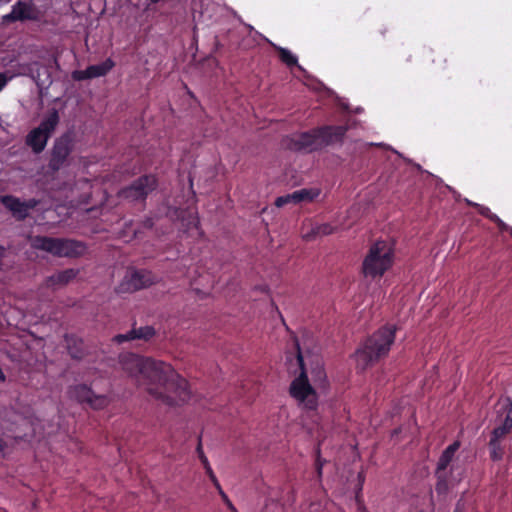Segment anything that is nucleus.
I'll use <instances>...</instances> for the list:
<instances>
[{
    "instance_id": "obj_8",
    "label": "nucleus",
    "mask_w": 512,
    "mask_h": 512,
    "mask_svg": "<svg viewBox=\"0 0 512 512\" xmlns=\"http://www.w3.org/2000/svg\"><path fill=\"white\" fill-rule=\"evenodd\" d=\"M59 114L56 109H52L49 113L42 119L39 126L33 128L26 136L25 143L28 147L31 148L33 153L40 154L44 151L48 140L54 133L58 123H59Z\"/></svg>"
},
{
    "instance_id": "obj_14",
    "label": "nucleus",
    "mask_w": 512,
    "mask_h": 512,
    "mask_svg": "<svg viewBox=\"0 0 512 512\" xmlns=\"http://www.w3.org/2000/svg\"><path fill=\"white\" fill-rule=\"evenodd\" d=\"M0 202L11 211L18 220H24L28 216L29 211L36 208L40 203V201L35 198L21 201L13 195L1 196Z\"/></svg>"
},
{
    "instance_id": "obj_1",
    "label": "nucleus",
    "mask_w": 512,
    "mask_h": 512,
    "mask_svg": "<svg viewBox=\"0 0 512 512\" xmlns=\"http://www.w3.org/2000/svg\"><path fill=\"white\" fill-rule=\"evenodd\" d=\"M120 364L138 385L145 386L151 396L168 406L183 404L191 397L187 380L170 364L133 353L122 355Z\"/></svg>"
},
{
    "instance_id": "obj_3",
    "label": "nucleus",
    "mask_w": 512,
    "mask_h": 512,
    "mask_svg": "<svg viewBox=\"0 0 512 512\" xmlns=\"http://www.w3.org/2000/svg\"><path fill=\"white\" fill-rule=\"evenodd\" d=\"M396 327L385 325L379 328L356 350V368L365 371L388 355L395 340Z\"/></svg>"
},
{
    "instance_id": "obj_43",
    "label": "nucleus",
    "mask_w": 512,
    "mask_h": 512,
    "mask_svg": "<svg viewBox=\"0 0 512 512\" xmlns=\"http://www.w3.org/2000/svg\"><path fill=\"white\" fill-rule=\"evenodd\" d=\"M152 3H158L160 0H150Z\"/></svg>"
},
{
    "instance_id": "obj_6",
    "label": "nucleus",
    "mask_w": 512,
    "mask_h": 512,
    "mask_svg": "<svg viewBox=\"0 0 512 512\" xmlns=\"http://www.w3.org/2000/svg\"><path fill=\"white\" fill-rule=\"evenodd\" d=\"M31 246L56 257L76 258L86 251V245L81 241L39 235L31 238Z\"/></svg>"
},
{
    "instance_id": "obj_35",
    "label": "nucleus",
    "mask_w": 512,
    "mask_h": 512,
    "mask_svg": "<svg viewBox=\"0 0 512 512\" xmlns=\"http://www.w3.org/2000/svg\"><path fill=\"white\" fill-rule=\"evenodd\" d=\"M313 373H315L317 379L321 380L325 377V372L322 367H317Z\"/></svg>"
},
{
    "instance_id": "obj_15",
    "label": "nucleus",
    "mask_w": 512,
    "mask_h": 512,
    "mask_svg": "<svg viewBox=\"0 0 512 512\" xmlns=\"http://www.w3.org/2000/svg\"><path fill=\"white\" fill-rule=\"evenodd\" d=\"M156 335V330L153 326L133 327L125 334H117L114 336L113 341L117 344H122L127 341L143 340L150 341Z\"/></svg>"
},
{
    "instance_id": "obj_5",
    "label": "nucleus",
    "mask_w": 512,
    "mask_h": 512,
    "mask_svg": "<svg viewBox=\"0 0 512 512\" xmlns=\"http://www.w3.org/2000/svg\"><path fill=\"white\" fill-rule=\"evenodd\" d=\"M394 250L386 241H376L371 245L362 262L364 277L381 278L393 265Z\"/></svg>"
},
{
    "instance_id": "obj_20",
    "label": "nucleus",
    "mask_w": 512,
    "mask_h": 512,
    "mask_svg": "<svg viewBox=\"0 0 512 512\" xmlns=\"http://www.w3.org/2000/svg\"><path fill=\"white\" fill-rule=\"evenodd\" d=\"M274 48L281 62H283L288 67L297 66L300 70H303V68L298 64L297 57L292 54L290 50L280 46H274Z\"/></svg>"
},
{
    "instance_id": "obj_31",
    "label": "nucleus",
    "mask_w": 512,
    "mask_h": 512,
    "mask_svg": "<svg viewBox=\"0 0 512 512\" xmlns=\"http://www.w3.org/2000/svg\"><path fill=\"white\" fill-rule=\"evenodd\" d=\"M315 232H316V225L313 226L310 229V231L303 234V239L306 241H312V240L316 239L317 237H319V235L316 234Z\"/></svg>"
},
{
    "instance_id": "obj_11",
    "label": "nucleus",
    "mask_w": 512,
    "mask_h": 512,
    "mask_svg": "<svg viewBox=\"0 0 512 512\" xmlns=\"http://www.w3.org/2000/svg\"><path fill=\"white\" fill-rule=\"evenodd\" d=\"M69 397L81 404H87L92 409L101 410L108 406L110 400L106 395H97L85 384L71 386L68 390Z\"/></svg>"
},
{
    "instance_id": "obj_9",
    "label": "nucleus",
    "mask_w": 512,
    "mask_h": 512,
    "mask_svg": "<svg viewBox=\"0 0 512 512\" xmlns=\"http://www.w3.org/2000/svg\"><path fill=\"white\" fill-rule=\"evenodd\" d=\"M158 186L157 178L154 175H142L134 180L129 186L119 191V197L129 202H145L148 195Z\"/></svg>"
},
{
    "instance_id": "obj_2",
    "label": "nucleus",
    "mask_w": 512,
    "mask_h": 512,
    "mask_svg": "<svg viewBox=\"0 0 512 512\" xmlns=\"http://www.w3.org/2000/svg\"><path fill=\"white\" fill-rule=\"evenodd\" d=\"M348 131L347 125H323L291 135L287 147L295 152L313 153L326 147L342 145Z\"/></svg>"
},
{
    "instance_id": "obj_42",
    "label": "nucleus",
    "mask_w": 512,
    "mask_h": 512,
    "mask_svg": "<svg viewBox=\"0 0 512 512\" xmlns=\"http://www.w3.org/2000/svg\"><path fill=\"white\" fill-rule=\"evenodd\" d=\"M454 512H462V511H461V509H460V507H459V505H457V506H456V508H455Z\"/></svg>"
},
{
    "instance_id": "obj_12",
    "label": "nucleus",
    "mask_w": 512,
    "mask_h": 512,
    "mask_svg": "<svg viewBox=\"0 0 512 512\" xmlns=\"http://www.w3.org/2000/svg\"><path fill=\"white\" fill-rule=\"evenodd\" d=\"M156 281L152 272L147 270H133L127 272L122 282L118 285V293H131L143 288H147Z\"/></svg>"
},
{
    "instance_id": "obj_25",
    "label": "nucleus",
    "mask_w": 512,
    "mask_h": 512,
    "mask_svg": "<svg viewBox=\"0 0 512 512\" xmlns=\"http://www.w3.org/2000/svg\"><path fill=\"white\" fill-rule=\"evenodd\" d=\"M492 222L496 224V226L501 232H508L512 237V227L506 224L502 219L496 216L494 217V220Z\"/></svg>"
},
{
    "instance_id": "obj_32",
    "label": "nucleus",
    "mask_w": 512,
    "mask_h": 512,
    "mask_svg": "<svg viewBox=\"0 0 512 512\" xmlns=\"http://www.w3.org/2000/svg\"><path fill=\"white\" fill-rule=\"evenodd\" d=\"M435 476L437 480H449V473L447 472V469L439 470V468L437 467L435 471Z\"/></svg>"
},
{
    "instance_id": "obj_22",
    "label": "nucleus",
    "mask_w": 512,
    "mask_h": 512,
    "mask_svg": "<svg viewBox=\"0 0 512 512\" xmlns=\"http://www.w3.org/2000/svg\"><path fill=\"white\" fill-rule=\"evenodd\" d=\"M471 205L477 209V211L480 215L489 219L491 222L494 220V217L497 216L495 213H492L490 208L487 206L477 204V203H473Z\"/></svg>"
},
{
    "instance_id": "obj_40",
    "label": "nucleus",
    "mask_w": 512,
    "mask_h": 512,
    "mask_svg": "<svg viewBox=\"0 0 512 512\" xmlns=\"http://www.w3.org/2000/svg\"><path fill=\"white\" fill-rule=\"evenodd\" d=\"M152 226H153V222H152V220H151V219H147V220L145 221V227H147V228H151Z\"/></svg>"
},
{
    "instance_id": "obj_34",
    "label": "nucleus",
    "mask_w": 512,
    "mask_h": 512,
    "mask_svg": "<svg viewBox=\"0 0 512 512\" xmlns=\"http://www.w3.org/2000/svg\"><path fill=\"white\" fill-rule=\"evenodd\" d=\"M208 477L211 480V482L213 483V485L215 486V488L220 489L221 485H220L216 475L214 474V472L212 474H209Z\"/></svg>"
},
{
    "instance_id": "obj_39",
    "label": "nucleus",
    "mask_w": 512,
    "mask_h": 512,
    "mask_svg": "<svg viewBox=\"0 0 512 512\" xmlns=\"http://www.w3.org/2000/svg\"><path fill=\"white\" fill-rule=\"evenodd\" d=\"M6 448V442L4 439L0 436V453H3Z\"/></svg>"
},
{
    "instance_id": "obj_13",
    "label": "nucleus",
    "mask_w": 512,
    "mask_h": 512,
    "mask_svg": "<svg viewBox=\"0 0 512 512\" xmlns=\"http://www.w3.org/2000/svg\"><path fill=\"white\" fill-rule=\"evenodd\" d=\"M41 12L32 1H17L10 13L2 17L4 23L39 21Z\"/></svg>"
},
{
    "instance_id": "obj_29",
    "label": "nucleus",
    "mask_w": 512,
    "mask_h": 512,
    "mask_svg": "<svg viewBox=\"0 0 512 512\" xmlns=\"http://www.w3.org/2000/svg\"><path fill=\"white\" fill-rule=\"evenodd\" d=\"M73 340V337L66 336V341L69 349V353L73 358L80 359L82 357V353L79 350H73L71 347V341Z\"/></svg>"
},
{
    "instance_id": "obj_19",
    "label": "nucleus",
    "mask_w": 512,
    "mask_h": 512,
    "mask_svg": "<svg viewBox=\"0 0 512 512\" xmlns=\"http://www.w3.org/2000/svg\"><path fill=\"white\" fill-rule=\"evenodd\" d=\"M115 66V62L111 58H107L100 64L88 66L90 78H98L107 75Z\"/></svg>"
},
{
    "instance_id": "obj_27",
    "label": "nucleus",
    "mask_w": 512,
    "mask_h": 512,
    "mask_svg": "<svg viewBox=\"0 0 512 512\" xmlns=\"http://www.w3.org/2000/svg\"><path fill=\"white\" fill-rule=\"evenodd\" d=\"M72 78L75 81H83V80L91 79L90 75H89V72H88V68H86L85 70H75V71H73L72 72Z\"/></svg>"
},
{
    "instance_id": "obj_30",
    "label": "nucleus",
    "mask_w": 512,
    "mask_h": 512,
    "mask_svg": "<svg viewBox=\"0 0 512 512\" xmlns=\"http://www.w3.org/2000/svg\"><path fill=\"white\" fill-rule=\"evenodd\" d=\"M222 500L224 501V503L227 505V507L232 510V511H235V507L233 506L232 502L230 501V499L228 498V496L226 495V493L222 490V487H220V489H217Z\"/></svg>"
},
{
    "instance_id": "obj_4",
    "label": "nucleus",
    "mask_w": 512,
    "mask_h": 512,
    "mask_svg": "<svg viewBox=\"0 0 512 512\" xmlns=\"http://www.w3.org/2000/svg\"><path fill=\"white\" fill-rule=\"evenodd\" d=\"M495 412L499 425L491 432L488 448L490 459L497 462L503 459L505 454L503 441L512 430V401L509 398L498 401Z\"/></svg>"
},
{
    "instance_id": "obj_37",
    "label": "nucleus",
    "mask_w": 512,
    "mask_h": 512,
    "mask_svg": "<svg viewBox=\"0 0 512 512\" xmlns=\"http://www.w3.org/2000/svg\"><path fill=\"white\" fill-rule=\"evenodd\" d=\"M322 466H323V463L321 462L320 457L318 456L317 460H316V470H317V473L319 476H321V474H322Z\"/></svg>"
},
{
    "instance_id": "obj_26",
    "label": "nucleus",
    "mask_w": 512,
    "mask_h": 512,
    "mask_svg": "<svg viewBox=\"0 0 512 512\" xmlns=\"http://www.w3.org/2000/svg\"><path fill=\"white\" fill-rule=\"evenodd\" d=\"M288 203H294V195L293 193L287 194L284 196H280L275 200V205L277 207H283Z\"/></svg>"
},
{
    "instance_id": "obj_17",
    "label": "nucleus",
    "mask_w": 512,
    "mask_h": 512,
    "mask_svg": "<svg viewBox=\"0 0 512 512\" xmlns=\"http://www.w3.org/2000/svg\"><path fill=\"white\" fill-rule=\"evenodd\" d=\"M77 274L78 271L75 269H65L47 277L45 284L48 288L64 286L75 279Z\"/></svg>"
},
{
    "instance_id": "obj_41",
    "label": "nucleus",
    "mask_w": 512,
    "mask_h": 512,
    "mask_svg": "<svg viewBox=\"0 0 512 512\" xmlns=\"http://www.w3.org/2000/svg\"><path fill=\"white\" fill-rule=\"evenodd\" d=\"M6 380V376L3 373L2 369L0 368V382H4Z\"/></svg>"
},
{
    "instance_id": "obj_18",
    "label": "nucleus",
    "mask_w": 512,
    "mask_h": 512,
    "mask_svg": "<svg viewBox=\"0 0 512 512\" xmlns=\"http://www.w3.org/2000/svg\"><path fill=\"white\" fill-rule=\"evenodd\" d=\"M459 448L460 442L454 441L442 452L437 463L439 470H446L448 468Z\"/></svg>"
},
{
    "instance_id": "obj_36",
    "label": "nucleus",
    "mask_w": 512,
    "mask_h": 512,
    "mask_svg": "<svg viewBox=\"0 0 512 512\" xmlns=\"http://www.w3.org/2000/svg\"><path fill=\"white\" fill-rule=\"evenodd\" d=\"M196 451H197L198 457H199V459H200V461H201V460H202V456H206V455L204 454V451H203V448H202L201 440H199V442H198V445H197Z\"/></svg>"
},
{
    "instance_id": "obj_38",
    "label": "nucleus",
    "mask_w": 512,
    "mask_h": 512,
    "mask_svg": "<svg viewBox=\"0 0 512 512\" xmlns=\"http://www.w3.org/2000/svg\"><path fill=\"white\" fill-rule=\"evenodd\" d=\"M6 81L4 74H0V90L6 85Z\"/></svg>"
},
{
    "instance_id": "obj_28",
    "label": "nucleus",
    "mask_w": 512,
    "mask_h": 512,
    "mask_svg": "<svg viewBox=\"0 0 512 512\" xmlns=\"http://www.w3.org/2000/svg\"><path fill=\"white\" fill-rule=\"evenodd\" d=\"M435 490L438 494H445L449 490V480H437Z\"/></svg>"
},
{
    "instance_id": "obj_7",
    "label": "nucleus",
    "mask_w": 512,
    "mask_h": 512,
    "mask_svg": "<svg viewBox=\"0 0 512 512\" xmlns=\"http://www.w3.org/2000/svg\"><path fill=\"white\" fill-rule=\"evenodd\" d=\"M297 361L300 367V374L291 382L289 393L299 405L307 410H315L318 406V397L315 389L309 382L307 371L305 369L304 359L297 344Z\"/></svg>"
},
{
    "instance_id": "obj_16",
    "label": "nucleus",
    "mask_w": 512,
    "mask_h": 512,
    "mask_svg": "<svg viewBox=\"0 0 512 512\" xmlns=\"http://www.w3.org/2000/svg\"><path fill=\"white\" fill-rule=\"evenodd\" d=\"M176 217L181 220L184 232L193 235V231H196L198 235L202 233L199 230V218L197 213L189 209H176Z\"/></svg>"
},
{
    "instance_id": "obj_21",
    "label": "nucleus",
    "mask_w": 512,
    "mask_h": 512,
    "mask_svg": "<svg viewBox=\"0 0 512 512\" xmlns=\"http://www.w3.org/2000/svg\"><path fill=\"white\" fill-rule=\"evenodd\" d=\"M320 191L318 189H300L293 192L294 203H300L302 201H313L318 197Z\"/></svg>"
},
{
    "instance_id": "obj_24",
    "label": "nucleus",
    "mask_w": 512,
    "mask_h": 512,
    "mask_svg": "<svg viewBox=\"0 0 512 512\" xmlns=\"http://www.w3.org/2000/svg\"><path fill=\"white\" fill-rule=\"evenodd\" d=\"M429 58H431V61L433 63L436 62V60L438 61L439 63V68H442L444 69L445 68V64L447 62V59L441 54V53H435L433 50H431L429 52Z\"/></svg>"
},
{
    "instance_id": "obj_10",
    "label": "nucleus",
    "mask_w": 512,
    "mask_h": 512,
    "mask_svg": "<svg viewBox=\"0 0 512 512\" xmlns=\"http://www.w3.org/2000/svg\"><path fill=\"white\" fill-rule=\"evenodd\" d=\"M74 148V140L70 133H64L54 141L48 167L53 172L59 171L67 162Z\"/></svg>"
},
{
    "instance_id": "obj_23",
    "label": "nucleus",
    "mask_w": 512,
    "mask_h": 512,
    "mask_svg": "<svg viewBox=\"0 0 512 512\" xmlns=\"http://www.w3.org/2000/svg\"><path fill=\"white\" fill-rule=\"evenodd\" d=\"M335 231V228L329 224V223H322V224H318L316 225V234L319 235V237L321 236H327V235H330L332 233H334Z\"/></svg>"
},
{
    "instance_id": "obj_33",
    "label": "nucleus",
    "mask_w": 512,
    "mask_h": 512,
    "mask_svg": "<svg viewBox=\"0 0 512 512\" xmlns=\"http://www.w3.org/2000/svg\"><path fill=\"white\" fill-rule=\"evenodd\" d=\"M201 463L203 464L204 469H205L207 475L213 473V470H212V468L210 466V463L208 461V458L206 456H202Z\"/></svg>"
}]
</instances>
